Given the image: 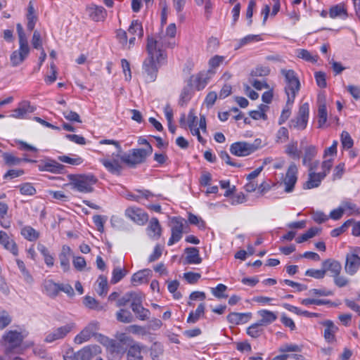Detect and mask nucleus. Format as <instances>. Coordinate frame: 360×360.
<instances>
[{"label": "nucleus", "instance_id": "nucleus-40", "mask_svg": "<svg viewBox=\"0 0 360 360\" xmlns=\"http://www.w3.org/2000/svg\"><path fill=\"white\" fill-rule=\"evenodd\" d=\"M9 207L6 202H0V224L4 229L10 227V222L4 221L8 217Z\"/></svg>", "mask_w": 360, "mask_h": 360}, {"label": "nucleus", "instance_id": "nucleus-21", "mask_svg": "<svg viewBox=\"0 0 360 360\" xmlns=\"http://www.w3.org/2000/svg\"><path fill=\"white\" fill-rule=\"evenodd\" d=\"M325 326L323 337L325 340L329 344H333L336 342L335 333L338 331V328L330 320H326L323 323Z\"/></svg>", "mask_w": 360, "mask_h": 360}, {"label": "nucleus", "instance_id": "nucleus-48", "mask_svg": "<svg viewBox=\"0 0 360 360\" xmlns=\"http://www.w3.org/2000/svg\"><path fill=\"white\" fill-rule=\"evenodd\" d=\"M143 294L139 292H129V302H131V308L136 307L143 302Z\"/></svg>", "mask_w": 360, "mask_h": 360}, {"label": "nucleus", "instance_id": "nucleus-24", "mask_svg": "<svg viewBox=\"0 0 360 360\" xmlns=\"http://www.w3.org/2000/svg\"><path fill=\"white\" fill-rule=\"evenodd\" d=\"M96 340L105 347L111 353L117 352L119 351V344L113 339H110L107 336L98 333L96 335Z\"/></svg>", "mask_w": 360, "mask_h": 360}, {"label": "nucleus", "instance_id": "nucleus-55", "mask_svg": "<svg viewBox=\"0 0 360 360\" xmlns=\"http://www.w3.org/2000/svg\"><path fill=\"white\" fill-rule=\"evenodd\" d=\"M262 326L259 322L252 324L247 328L248 335L252 338H258L262 332Z\"/></svg>", "mask_w": 360, "mask_h": 360}, {"label": "nucleus", "instance_id": "nucleus-8", "mask_svg": "<svg viewBox=\"0 0 360 360\" xmlns=\"http://www.w3.org/2000/svg\"><path fill=\"white\" fill-rule=\"evenodd\" d=\"M99 329V323L98 321L90 322L79 334L74 338V342L77 345H82L89 341L92 336L96 338V331Z\"/></svg>", "mask_w": 360, "mask_h": 360}, {"label": "nucleus", "instance_id": "nucleus-18", "mask_svg": "<svg viewBox=\"0 0 360 360\" xmlns=\"http://www.w3.org/2000/svg\"><path fill=\"white\" fill-rule=\"evenodd\" d=\"M360 267V257L356 253H348L346 255L345 270L347 274L353 276Z\"/></svg>", "mask_w": 360, "mask_h": 360}, {"label": "nucleus", "instance_id": "nucleus-62", "mask_svg": "<svg viewBox=\"0 0 360 360\" xmlns=\"http://www.w3.org/2000/svg\"><path fill=\"white\" fill-rule=\"evenodd\" d=\"M32 45L36 49H42V39L41 33L38 30H34L32 38Z\"/></svg>", "mask_w": 360, "mask_h": 360}, {"label": "nucleus", "instance_id": "nucleus-12", "mask_svg": "<svg viewBox=\"0 0 360 360\" xmlns=\"http://www.w3.org/2000/svg\"><path fill=\"white\" fill-rule=\"evenodd\" d=\"M125 216L139 225H143L148 220V214L136 207H130L126 209Z\"/></svg>", "mask_w": 360, "mask_h": 360}, {"label": "nucleus", "instance_id": "nucleus-23", "mask_svg": "<svg viewBox=\"0 0 360 360\" xmlns=\"http://www.w3.org/2000/svg\"><path fill=\"white\" fill-rule=\"evenodd\" d=\"M100 162L105 167V168L111 174L120 175L122 169V165L118 160L101 158Z\"/></svg>", "mask_w": 360, "mask_h": 360}, {"label": "nucleus", "instance_id": "nucleus-54", "mask_svg": "<svg viewBox=\"0 0 360 360\" xmlns=\"http://www.w3.org/2000/svg\"><path fill=\"white\" fill-rule=\"evenodd\" d=\"M163 353V347L160 343L155 342L150 348V356L153 360H160V356Z\"/></svg>", "mask_w": 360, "mask_h": 360}, {"label": "nucleus", "instance_id": "nucleus-9", "mask_svg": "<svg viewBox=\"0 0 360 360\" xmlns=\"http://www.w3.org/2000/svg\"><path fill=\"white\" fill-rule=\"evenodd\" d=\"M184 219L180 217L172 218L171 237L167 243L169 246L174 245L181 239L184 232Z\"/></svg>", "mask_w": 360, "mask_h": 360}, {"label": "nucleus", "instance_id": "nucleus-38", "mask_svg": "<svg viewBox=\"0 0 360 360\" xmlns=\"http://www.w3.org/2000/svg\"><path fill=\"white\" fill-rule=\"evenodd\" d=\"M21 235L27 240L34 241L39 237V233L30 226L22 228Z\"/></svg>", "mask_w": 360, "mask_h": 360}, {"label": "nucleus", "instance_id": "nucleus-37", "mask_svg": "<svg viewBox=\"0 0 360 360\" xmlns=\"http://www.w3.org/2000/svg\"><path fill=\"white\" fill-rule=\"evenodd\" d=\"M205 309V304L200 303L198 306L195 312L191 311L189 314L188 317L187 319V322L189 323H196L201 316H204Z\"/></svg>", "mask_w": 360, "mask_h": 360}, {"label": "nucleus", "instance_id": "nucleus-33", "mask_svg": "<svg viewBox=\"0 0 360 360\" xmlns=\"http://www.w3.org/2000/svg\"><path fill=\"white\" fill-rule=\"evenodd\" d=\"M33 110L30 102L25 101L21 102L19 106L13 110V114L11 116L15 118H23L27 113L32 112Z\"/></svg>", "mask_w": 360, "mask_h": 360}, {"label": "nucleus", "instance_id": "nucleus-61", "mask_svg": "<svg viewBox=\"0 0 360 360\" xmlns=\"http://www.w3.org/2000/svg\"><path fill=\"white\" fill-rule=\"evenodd\" d=\"M305 276L313 277L316 279H321L325 277V271L322 269H309L305 271Z\"/></svg>", "mask_w": 360, "mask_h": 360}, {"label": "nucleus", "instance_id": "nucleus-22", "mask_svg": "<svg viewBox=\"0 0 360 360\" xmlns=\"http://www.w3.org/2000/svg\"><path fill=\"white\" fill-rule=\"evenodd\" d=\"M322 267L325 271V274L327 271H330L331 276L335 277L340 275L342 271V265L340 262L333 259H328L322 262Z\"/></svg>", "mask_w": 360, "mask_h": 360}, {"label": "nucleus", "instance_id": "nucleus-16", "mask_svg": "<svg viewBox=\"0 0 360 360\" xmlns=\"http://www.w3.org/2000/svg\"><path fill=\"white\" fill-rule=\"evenodd\" d=\"M318 165V162L316 163L314 166L311 165L309 171V179L308 180L304 183L303 188L304 189H311L314 188L318 187L321 181L324 179L326 176L325 174H319L316 173L314 170L315 169L316 165Z\"/></svg>", "mask_w": 360, "mask_h": 360}, {"label": "nucleus", "instance_id": "nucleus-17", "mask_svg": "<svg viewBox=\"0 0 360 360\" xmlns=\"http://www.w3.org/2000/svg\"><path fill=\"white\" fill-rule=\"evenodd\" d=\"M86 12L89 18L95 22L103 21L106 16V10L101 6L91 4L86 8Z\"/></svg>", "mask_w": 360, "mask_h": 360}, {"label": "nucleus", "instance_id": "nucleus-59", "mask_svg": "<svg viewBox=\"0 0 360 360\" xmlns=\"http://www.w3.org/2000/svg\"><path fill=\"white\" fill-rule=\"evenodd\" d=\"M289 139V132L286 127H281L276 133V142L277 143H285Z\"/></svg>", "mask_w": 360, "mask_h": 360}, {"label": "nucleus", "instance_id": "nucleus-45", "mask_svg": "<svg viewBox=\"0 0 360 360\" xmlns=\"http://www.w3.org/2000/svg\"><path fill=\"white\" fill-rule=\"evenodd\" d=\"M72 157L68 155H60L58 157V160L60 162L71 165H79L84 160L77 155H72Z\"/></svg>", "mask_w": 360, "mask_h": 360}, {"label": "nucleus", "instance_id": "nucleus-58", "mask_svg": "<svg viewBox=\"0 0 360 360\" xmlns=\"http://www.w3.org/2000/svg\"><path fill=\"white\" fill-rule=\"evenodd\" d=\"M267 108L266 105L261 104L259 106V110H252L250 112V117L254 120L266 119V115L264 113L265 109Z\"/></svg>", "mask_w": 360, "mask_h": 360}, {"label": "nucleus", "instance_id": "nucleus-30", "mask_svg": "<svg viewBox=\"0 0 360 360\" xmlns=\"http://www.w3.org/2000/svg\"><path fill=\"white\" fill-rule=\"evenodd\" d=\"M186 253V260L188 264H198L202 262L199 250L197 248L190 247L185 249Z\"/></svg>", "mask_w": 360, "mask_h": 360}, {"label": "nucleus", "instance_id": "nucleus-41", "mask_svg": "<svg viewBox=\"0 0 360 360\" xmlns=\"http://www.w3.org/2000/svg\"><path fill=\"white\" fill-rule=\"evenodd\" d=\"M131 310L136 314V318L141 321L148 320L150 315L149 309L144 308L142 304L131 308Z\"/></svg>", "mask_w": 360, "mask_h": 360}, {"label": "nucleus", "instance_id": "nucleus-39", "mask_svg": "<svg viewBox=\"0 0 360 360\" xmlns=\"http://www.w3.org/2000/svg\"><path fill=\"white\" fill-rule=\"evenodd\" d=\"M297 56L305 61L315 63L318 61L319 56L312 55L308 50L300 49L296 50Z\"/></svg>", "mask_w": 360, "mask_h": 360}, {"label": "nucleus", "instance_id": "nucleus-64", "mask_svg": "<svg viewBox=\"0 0 360 360\" xmlns=\"http://www.w3.org/2000/svg\"><path fill=\"white\" fill-rule=\"evenodd\" d=\"M201 275L199 273L194 272H186L184 274V278L186 281L190 284L196 283L198 280L200 278Z\"/></svg>", "mask_w": 360, "mask_h": 360}, {"label": "nucleus", "instance_id": "nucleus-3", "mask_svg": "<svg viewBox=\"0 0 360 360\" xmlns=\"http://www.w3.org/2000/svg\"><path fill=\"white\" fill-rule=\"evenodd\" d=\"M281 73L286 83L285 91L287 95V105H292L300 89V80L292 70H281Z\"/></svg>", "mask_w": 360, "mask_h": 360}, {"label": "nucleus", "instance_id": "nucleus-26", "mask_svg": "<svg viewBox=\"0 0 360 360\" xmlns=\"http://www.w3.org/2000/svg\"><path fill=\"white\" fill-rule=\"evenodd\" d=\"M328 14L331 18H340L346 19L348 16L347 7L343 3H340L331 6L329 9Z\"/></svg>", "mask_w": 360, "mask_h": 360}, {"label": "nucleus", "instance_id": "nucleus-63", "mask_svg": "<svg viewBox=\"0 0 360 360\" xmlns=\"http://www.w3.org/2000/svg\"><path fill=\"white\" fill-rule=\"evenodd\" d=\"M22 195H33L36 193V189L30 183H25L19 186Z\"/></svg>", "mask_w": 360, "mask_h": 360}, {"label": "nucleus", "instance_id": "nucleus-1", "mask_svg": "<svg viewBox=\"0 0 360 360\" xmlns=\"http://www.w3.org/2000/svg\"><path fill=\"white\" fill-rule=\"evenodd\" d=\"M176 43L167 41L165 38L155 40L153 37H148L147 39L146 51L148 58L143 63V75L147 82H154L158 75L160 65L166 60L167 48L173 49Z\"/></svg>", "mask_w": 360, "mask_h": 360}, {"label": "nucleus", "instance_id": "nucleus-34", "mask_svg": "<svg viewBox=\"0 0 360 360\" xmlns=\"http://www.w3.org/2000/svg\"><path fill=\"white\" fill-rule=\"evenodd\" d=\"M193 89V84L188 81V84L185 86L180 94L179 104L181 106L186 104L191 98Z\"/></svg>", "mask_w": 360, "mask_h": 360}, {"label": "nucleus", "instance_id": "nucleus-2", "mask_svg": "<svg viewBox=\"0 0 360 360\" xmlns=\"http://www.w3.org/2000/svg\"><path fill=\"white\" fill-rule=\"evenodd\" d=\"M69 186L72 189L82 193H91L94 186L97 183V178L91 174H69Z\"/></svg>", "mask_w": 360, "mask_h": 360}, {"label": "nucleus", "instance_id": "nucleus-31", "mask_svg": "<svg viewBox=\"0 0 360 360\" xmlns=\"http://www.w3.org/2000/svg\"><path fill=\"white\" fill-rule=\"evenodd\" d=\"M43 288L45 293L51 297H56L60 292V284L53 282V280H45Z\"/></svg>", "mask_w": 360, "mask_h": 360}, {"label": "nucleus", "instance_id": "nucleus-32", "mask_svg": "<svg viewBox=\"0 0 360 360\" xmlns=\"http://www.w3.org/2000/svg\"><path fill=\"white\" fill-rule=\"evenodd\" d=\"M135 191L136 193H128L127 195V198L130 200L141 202L143 199L148 200L154 196V195L148 190H136Z\"/></svg>", "mask_w": 360, "mask_h": 360}, {"label": "nucleus", "instance_id": "nucleus-15", "mask_svg": "<svg viewBox=\"0 0 360 360\" xmlns=\"http://www.w3.org/2000/svg\"><path fill=\"white\" fill-rule=\"evenodd\" d=\"M297 166L295 163H291L283 179V184L285 186V191L286 193H290L293 191L294 186L297 180Z\"/></svg>", "mask_w": 360, "mask_h": 360}, {"label": "nucleus", "instance_id": "nucleus-52", "mask_svg": "<svg viewBox=\"0 0 360 360\" xmlns=\"http://www.w3.org/2000/svg\"><path fill=\"white\" fill-rule=\"evenodd\" d=\"M127 274V271L124 269L116 267L112 271V276L110 282L113 284L120 282Z\"/></svg>", "mask_w": 360, "mask_h": 360}, {"label": "nucleus", "instance_id": "nucleus-35", "mask_svg": "<svg viewBox=\"0 0 360 360\" xmlns=\"http://www.w3.org/2000/svg\"><path fill=\"white\" fill-rule=\"evenodd\" d=\"M317 154V148L315 146L310 145L304 148V154L302 159V163L304 165H313L311 161Z\"/></svg>", "mask_w": 360, "mask_h": 360}, {"label": "nucleus", "instance_id": "nucleus-60", "mask_svg": "<svg viewBox=\"0 0 360 360\" xmlns=\"http://www.w3.org/2000/svg\"><path fill=\"white\" fill-rule=\"evenodd\" d=\"M188 222L191 224L197 226L199 229H204L205 227V223L202 219L197 215L190 213L188 218Z\"/></svg>", "mask_w": 360, "mask_h": 360}, {"label": "nucleus", "instance_id": "nucleus-19", "mask_svg": "<svg viewBox=\"0 0 360 360\" xmlns=\"http://www.w3.org/2000/svg\"><path fill=\"white\" fill-rule=\"evenodd\" d=\"M101 353V348L97 345L86 346L77 352L79 360H91V359Z\"/></svg>", "mask_w": 360, "mask_h": 360}, {"label": "nucleus", "instance_id": "nucleus-50", "mask_svg": "<svg viewBox=\"0 0 360 360\" xmlns=\"http://www.w3.org/2000/svg\"><path fill=\"white\" fill-rule=\"evenodd\" d=\"M84 304L90 309L101 310L103 307L100 305L98 302L93 297L86 295L84 299Z\"/></svg>", "mask_w": 360, "mask_h": 360}, {"label": "nucleus", "instance_id": "nucleus-25", "mask_svg": "<svg viewBox=\"0 0 360 360\" xmlns=\"http://www.w3.org/2000/svg\"><path fill=\"white\" fill-rule=\"evenodd\" d=\"M251 316L252 314L250 312H231L227 316V320L230 323L239 325L248 322L251 319Z\"/></svg>", "mask_w": 360, "mask_h": 360}, {"label": "nucleus", "instance_id": "nucleus-13", "mask_svg": "<svg viewBox=\"0 0 360 360\" xmlns=\"http://www.w3.org/2000/svg\"><path fill=\"white\" fill-rule=\"evenodd\" d=\"M215 73L214 70H209L206 72H200L196 75H193L190 77L189 82L195 86L196 89L200 91L203 89L208 84L212 75Z\"/></svg>", "mask_w": 360, "mask_h": 360}, {"label": "nucleus", "instance_id": "nucleus-11", "mask_svg": "<svg viewBox=\"0 0 360 360\" xmlns=\"http://www.w3.org/2000/svg\"><path fill=\"white\" fill-rule=\"evenodd\" d=\"M73 327V323H68L65 326L53 328L46 333L44 341L47 343H51L63 339L72 330Z\"/></svg>", "mask_w": 360, "mask_h": 360}, {"label": "nucleus", "instance_id": "nucleus-6", "mask_svg": "<svg viewBox=\"0 0 360 360\" xmlns=\"http://www.w3.org/2000/svg\"><path fill=\"white\" fill-rule=\"evenodd\" d=\"M309 116V105L304 103L300 105L297 115L288 123L290 129L302 131L306 129Z\"/></svg>", "mask_w": 360, "mask_h": 360}, {"label": "nucleus", "instance_id": "nucleus-14", "mask_svg": "<svg viewBox=\"0 0 360 360\" xmlns=\"http://www.w3.org/2000/svg\"><path fill=\"white\" fill-rule=\"evenodd\" d=\"M39 171L49 172L54 174H62L65 169V166L58 163L56 160L46 159L40 161L38 165Z\"/></svg>", "mask_w": 360, "mask_h": 360}, {"label": "nucleus", "instance_id": "nucleus-29", "mask_svg": "<svg viewBox=\"0 0 360 360\" xmlns=\"http://www.w3.org/2000/svg\"><path fill=\"white\" fill-rule=\"evenodd\" d=\"M147 230L148 234L150 238L158 239L160 237L162 228L157 218H152L150 219Z\"/></svg>", "mask_w": 360, "mask_h": 360}, {"label": "nucleus", "instance_id": "nucleus-20", "mask_svg": "<svg viewBox=\"0 0 360 360\" xmlns=\"http://www.w3.org/2000/svg\"><path fill=\"white\" fill-rule=\"evenodd\" d=\"M0 244L13 255L17 256L18 255L16 243L4 231H0Z\"/></svg>", "mask_w": 360, "mask_h": 360}, {"label": "nucleus", "instance_id": "nucleus-44", "mask_svg": "<svg viewBox=\"0 0 360 360\" xmlns=\"http://www.w3.org/2000/svg\"><path fill=\"white\" fill-rule=\"evenodd\" d=\"M116 319L118 321L124 323H131L134 320V317L131 313L124 309H121L116 313Z\"/></svg>", "mask_w": 360, "mask_h": 360}, {"label": "nucleus", "instance_id": "nucleus-57", "mask_svg": "<svg viewBox=\"0 0 360 360\" xmlns=\"http://www.w3.org/2000/svg\"><path fill=\"white\" fill-rule=\"evenodd\" d=\"M226 290L227 287L225 285L219 283L216 288H212L211 292L212 295L217 298H225L227 297V295L224 294Z\"/></svg>", "mask_w": 360, "mask_h": 360}, {"label": "nucleus", "instance_id": "nucleus-46", "mask_svg": "<svg viewBox=\"0 0 360 360\" xmlns=\"http://www.w3.org/2000/svg\"><path fill=\"white\" fill-rule=\"evenodd\" d=\"M165 36H163V37H158V39L153 37L155 40H160L161 38H165L166 40L168 41H174L175 43V41L174 39L175 35H176V25L174 23H171L169 24L167 28H166V32H165Z\"/></svg>", "mask_w": 360, "mask_h": 360}, {"label": "nucleus", "instance_id": "nucleus-42", "mask_svg": "<svg viewBox=\"0 0 360 360\" xmlns=\"http://www.w3.org/2000/svg\"><path fill=\"white\" fill-rule=\"evenodd\" d=\"M128 33L132 36H137L139 38L143 35V30L142 25L139 20H133L128 29Z\"/></svg>", "mask_w": 360, "mask_h": 360}, {"label": "nucleus", "instance_id": "nucleus-51", "mask_svg": "<svg viewBox=\"0 0 360 360\" xmlns=\"http://www.w3.org/2000/svg\"><path fill=\"white\" fill-rule=\"evenodd\" d=\"M2 157L5 163L8 166L18 165L22 161L21 158H17L9 153H3Z\"/></svg>", "mask_w": 360, "mask_h": 360}, {"label": "nucleus", "instance_id": "nucleus-7", "mask_svg": "<svg viewBox=\"0 0 360 360\" xmlns=\"http://www.w3.org/2000/svg\"><path fill=\"white\" fill-rule=\"evenodd\" d=\"M24 338L20 332L9 330L3 335L1 343L6 347V352L8 353L14 348L19 347Z\"/></svg>", "mask_w": 360, "mask_h": 360}, {"label": "nucleus", "instance_id": "nucleus-43", "mask_svg": "<svg viewBox=\"0 0 360 360\" xmlns=\"http://www.w3.org/2000/svg\"><path fill=\"white\" fill-rule=\"evenodd\" d=\"M16 264L23 276L24 281L28 284H32L34 281V278L26 269L25 263L22 260L17 259Z\"/></svg>", "mask_w": 360, "mask_h": 360}, {"label": "nucleus", "instance_id": "nucleus-56", "mask_svg": "<svg viewBox=\"0 0 360 360\" xmlns=\"http://www.w3.org/2000/svg\"><path fill=\"white\" fill-rule=\"evenodd\" d=\"M98 281V288L97 292L101 296L105 295L108 290L107 278L105 276H100Z\"/></svg>", "mask_w": 360, "mask_h": 360}, {"label": "nucleus", "instance_id": "nucleus-28", "mask_svg": "<svg viewBox=\"0 0 360 360\" xmlns=\"http://www.w3.org/2000/svg\"><path fill=\"white\" fill-rule=\"evenodd\" d=\"M143 346L138 342H133L127 351V360H143L141 350Z\"/></svg>", "mask_w": 360, "mask_h": 360}, {"label": "nucleus", "instance_id": "nucleus-49", "mask_svg": "<svg viewBox=\"0 0 360 360\" xmlns=\"http://www.w3.org/2000/svg\"><path fill=\"white\" fill-rule=\"evenodd\" d=\"M319 127H322L327 121V109L325 103H320L318 109Z\"/></svg>", "mask_w": 360, "mask_h": 360}, {"label": "nucleus", "instance_id": "nucleus-5", "mask_svg": "<svg viewBox=\"0 0 360 360\" xmlns=\"http://www.w3.org/2000/svg\"><path fill=\"white\" fill-rule=\"evenodd\" d=\"M262 147V140L256 139L252 143L238 141L230 146L231 154L238 157L248 156Z\"/></svg>", "mask_w": 360, "mask_h": 360}, {"label": "nucleus", "instance_id": "nucleus-36", "mask_svg": "<svg viewBox=\"0 0 360 360\" xmlns=\"http://www.w3.org/2000/svg\"><path fill=\"white\" fill-rule=\"evenodd\" d=\"M150 270L143 269L134 274L131 276V281L134 285H137L147 281Z\"/></svg>", "mask_w": 360, "mask_h": 360}, {"label": "nucleus", "instance_id": "nucleus-27", "mask_svg": "<svg viewBox=\"0 0 360 360\" xmlns=\"http://www.w3.org/2000/svg\"><path fill=\"white\" fill-rule=\"evenodd\" d=\"M257 314L260 317V319L259 320L258 322L262 326H268V325L272 323L278 318L276 313L269 311V310H267V309H261V310L258 311Z\"/></svg>", "mask_w": 360, "mask_h": 360}, {"label": "nucleus", "instance_id": "nucleus-53", "mask_svg": "<svg viewBox=\"0 0 360 360\" xmlns=\"http://www.w3.org/2000/svg\"><path fill=\"white\" fill-rule=\"evenodd\" d=\"M340 141L342 146L345 149H349L352 148L354 145V141L351 137L350 134L346 131H343L340 135Z\"/></svg>", "mask_w": 360, "mask_h": 360}, {"label": "nucleus", "instance_id": "nucleus-47", "mask_svg": "<svg viewBox=\"0 0 360 360\" xmlns=\"http://www.w3.org/2000/svg\"><path fill=\"white\" fill-rule=\"evenodd\" d=\"M285 153L292 158L299 159L300 152L297 149V142L292 141L285 146Z\"/></svg>", "mask_w": 360, "mask_h": 360}, {"label": "nucleus", "instance_id": "nucleus-4", "mask_svg": "<svg viewBox=\"0 0 360 360\" xmlns=\"http://www.w3.org/2000/svg\"><path fill=\"white\" fill-rule=\"evenodd\" d=\"M153 152L152 146L146 148H134L121 156L123 162L129 167L143 163Z\"/></svg>", "mask_w": 360, "mask_h": 360}, {"label": "nucleus", "instance_id": "nucleus-10", "mask_svg": "<svg viewBox=\"0 0 360 360\" xmlns=\"http://www.w3.org/2000/svg\"><path fill=\"white\" fill-rule=\"evenodd\" d=\"M30 47L28 43H19L18 49L12 52L10 56L11 64L13 67H17L22 64L28 57Z\"/></svg>", "mask_w": 360, "mask_h": 360}]
</instances>
